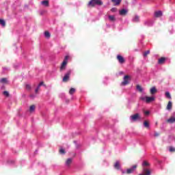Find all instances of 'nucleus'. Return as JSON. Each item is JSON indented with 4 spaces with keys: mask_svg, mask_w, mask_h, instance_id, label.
<instances>
[{
    "mask_svg": "<svg viewBox=\"0 0 175 175\" xmlns=\"http://www.w3.org/2000/svg\"><path fill=\"white\" fill-rule=\"evenodd\" d=\"M68 59H69V55L65 56L64 59L60 66V72H62L63 70H65V69H66V65H68Z\"/></svg>",
    "mask_w": 175,
    "mask_h": 175,
    "instance_id": "f257e3e1",
    "label": "nucleus"
},
{
    "mask_svg": "<svg viewBox=\"0 0 175 175\" xmlns=\"http://www.w3.org/2000/svg\"><path fill=\"white\" fill-rule=\"evenodd\" d=\"M130 120L132 122H136V121H139L142 120V117L140 116V113H137L130 116Z\"/></svg>",
    "mask_w": 175,
    "mask_h": 175,
    "instance_id": "f03ea898",
    "label": "nucleus"
},
{
    "mask_svg": "<svg viewBox=\"0 0 175 175\" xmlns=\"http://www.w3.org/2000/svg\"><path fill=\"white\" fill-rule=\"evenodd\" d=\"M96 5H98L100 6L103 5V2H102V1L100 0H91L88 3V6H91L92 8H94V6H95Z\"/></svg>",
    "mask_w": 175,
    "mask_h": 175,
    "instance_id": "7ed1b4c3",
    "label": "nucleus"
},
{
    "mask_svg": "<svg viewBox=\"0 0 175 175\" xmlns=\"http://www.w3.org/2000/svg\"><path fill=\"white\" fill-rule=\"evenodd\" d=\"M71 73L72 70H70L66 72V73L64 75V77H63V83H68V81H69Z\"/></svg>",
    "mask_w": 175,
    "mask_h": 175,
    "instance_id": "20e7f679",
    "label": "nucleus"
},
{
    "mask_svg": "<svg viewBox=\"0 0 175 175\" xmlns=\"http://www.w3.org/2000/svg\"><path fill=\"white\" fill-rule=\"evenodd\" d=\"M129 84V75H125L124 77V81L122 82V85H128Z\"/></svg>",
    "mask_w": 175,
    "mask_h": 175,
    "instance_id": "39448f33",
    "label": "nucleus"
},
{
    "mask_svg": "<svg viewBox=\"0 0 175 175\" xmlns=\"http://www.w3.org/2000/svg\"><path fill=\"white\" fill-rule=\"evenodd\" d=\"M137 167V165H134L131 168L127 169L126 174H131V173H133L135 170H136V168Z\"/></svg>",
    "mask_w": 175,
    "mask_h": 175,
    "instance_id": "423d86ee",
    "label": "nucleus"
},
{
    "mask_svg": "<svg viewBox=\"0 0 175 175\" xmlns=\"http://www.w3.org/2000/svg\"><path fill=\"white\" fill-rule=\"evenodd\" d=\"M116 59H118L119 64H125V58H124L122 55H118Z\"/></svg>",
    "mask_w": 175,
    "mask_h": 175,
    "instance_id": "0eeeda50",
    "label": "nucleus"
},
{
    "mask_svg": "<svg viewBox=\"0 0 175 175\" xmlns=\"http://www.w3.org/2000/svg\"><path fill=\"white\" fill-rule=\"evenodd\" d=\"M154 100H155V98H154L153 96H152V97L146 96V103H151V102H154Z\"/></svg>",
    "mask_w": 175,
    "mask_h": 175,
    "instance_id": "6e6552de",
    "label": "nucleus"
},
{
    "mask_svg": "<svg viewBox=\"0 0 175 175\" xmlns=\"http://www.w3.org/2000/svg\"><path fill=\"white\" fill-rule=\"evenodd\" d=\"M128 14V10L122 9L119 12L120 16H126Z\"/></svg>",
    "mask_w": 175,
    "mask_h": 175,
    "instance_id": "1a4fd4ad",
    "label": "nucleus"
},
{
    "mask_svg": "<svg viewBox=\"0 0 175 175\" xmlns=\"http://www.w3.org/2000/svg\"><path fill=\"white\" fill-rule=\"evenodd\" d=\"M165 62H166V57H161L160 59H159L158 64L159 65H163Z\"/></svg>",
    "mask_w": 175,
    "mask_h": 175,
    "instance_id": "9d476101",
    "label": "nucleus"
},
{
    "mask_svg": "<svg viewBox=\"0 0 175 175\" xmlns=\"http://www.w3.org/2000/svg\"><path fill=\"white\" fill-rule=\"evenodd\" d=\"M122 1V0H111V2L113 3L114 6H118Z\"/></svg>",
    "mask_w": 175,
    "mask_h": 175,
    "instance_id": "9b49d317",
    "label": "nucleus"
},
{
    "mask_svg": "<svg viewBox=\"0 0 175 175\" xmlns=\"http://www.w3.org/2000/svg\"><path fill=\"white\" fill-rule=\"evenodd\" d=\"M162 11H157L154 12V17L156 18H159V17H162Z\"/></svg>",
    "mask_w": 175,
    "mask_h": 175,
    "instance_id": "f8f14e48",
    "label": "nucleus"
},
{
    "mask_svg": "<svg viewBox=\"0 0 175 175\" xmlns=\"http://www.w3.org/2000/svg\"><path fill=\"white\" fill-rule=\"evenodd\" d=\"M167 122H168V124H174V122H175V117H174V116L170 117V118L167 120Z\"/></svg>",
    "mask_w": 175,
    "mask_h": 175,
    "instance_id": "ddd939ff",
    "label": "nucleus"
},
{
    "mask_svg": "<svg viewBox=\"0 0 175 175\" xmlns=\"http://www.w3.org/2000/svg\"><path fill=\"white\" fill-rule=\"evenodd\" d=\"M139 175H151V171L148 169L144 168V174H139Z\"/></svg>",
    "mask_w": 175,
    "mask_h": 175,
    "instance_id": "4468645a",
    "label": "nucleus"
},
{
    "mask_svg": "<svg viewBox=\"0 0 175 175\" xmlns=\"http://www.w3.org/2000/svg\"><path fill=\"white\" fill-rule=\"evenodd\" d=\"M72 162H73V159L69 158L66 161V165L67 166H70V163H72Z\"/></svg>",
    "mask_w": 175,
    "mask_h": 175,
    "instance_id": "2eb2a0df",
    "label": "nucleus"
},
{
    "mask_svg": "<svg viewBox=\"0 0 175 175\" xmlns=\"http://www.w3.org/2000/svg\"><path fill=\"white\" fill-rule=\"evenodd\" d=\"M113 167L116 169V170H120V161H116L113 165Z\"/></svg>",
    "mask_w": 175,
    "mask_h": 175,
    "instance_id": "dca6fc26",
    "label": "nucleus"
},
{
    "mask_svg": "<svg viewBox=\"0 0 175 175\" xmlns=\"http://www.w3.org/2000/svg\"><path fill=\"white\" fill-rule=\"evenodd\" d=\"M173 107V104L172 103V101H169L167 105L166 109L167 110H170Z\"/></svg>",
    "mask_w": 175,
    "mask_h": 175,
    "instance_id": "f3484780",
    "label": "nucleus"
},
{
    "mask_svg": "<svg viewBox=\"0 0 175 175\" xmlns=\"http://www.w3.org/2000/svg\"><path fill=\"white\" fill-rule=\"evenodd\" d=\"M42 5H43L44 6H46V8H49V1L46 0V1H42L41 2Z\"/></svg>",
    "mask_w": 175,
    "mask_h": 175,
    "instance_id": "a211bd4d",
    "label": "nucleus"
},
{
    "mask_svg": "<svg viewBox=\"0 0 175 175\" xmlns=\"http://www.w3.org/2000/svg\"><path fill=\"white\" fill-rule=\"evenodd\" d=\"M0 83L1 84H8V79L7 78H2L1 80H0Z\"/></svg>",
    "mask_w": 175,
    "mask_h": 175,
    "instance_id": "6ab92c4d",
    "label": "nucleus"
},
{
    "mask_svg": "<svg viewBox=\"0 0 175 175\" xmlns=\"http://www.w3.org/2000/svg\"><path fill=\"white\" fill-rule=\"evenodd\" d=\"M157 91V88H155V87H153L150 89V92L151 95H154V94H156Z\"/></svg>",
    "mask_w": 175,
    "mask_h": 175,
    "instance_id": "aec40b11",
    "label": "nucleus"
},
{
    "mask_svg": "<svg viewBox=\"0 0 175 175\" xmlns=\"http://www.w3.org/2000/svg\"><path fill=\"white\" fill-rule=\"evenodd\" d=\"M108 18L109 21H111L112 22L116 21V16H114L113 15H109Z\"/></svg>",
    "mask_w": 175,
    "mask_h": 175,
    "instance_id": "412c9836",
    "label": "nucleus"
},
{
    "mask_svg": "<svg viewBox=\"0 0 175 175\" xmlns=\"http://www.w3.org/2000/svg\"><path fill=\"white\" fill-rule=\"evenodd\" d=\"M133 21L134 23H139V21H140V19L139 18V16L136 15L134 18H133Z\"/></svg>",
    "mask_w": 175,
    "mask_h": 175,
    "instance_id": "4be33fe9",
    "label": "nucleus"
},
{
    "mask_svg": "<svg viewBox=\"0 0 175 175\" xmlns=\"http://www.w3.org/2000/svg\"><path fill=\"white\" fill-rule=\"evenodd\" d=\"M136 88L139 92H143V88L140 85H137Z\"/></svg>",
    "mask_w": 175,
    "mask_h": 175,
    "instance_id": "5701e85b",
    "label": "nucleus"
},
{
    "mask_svg": "<svg viewBox=\"0 0 175 175\" xmlns=\"http://www.w3.org/2000/svg\"><path fill=\"white\" fill-rule=\"evenodd\" d=\"M75 92H76V89L73 88H70L69 90L70 95H73V94H75Z\"/></svg>",
    "mask_w": 175,
    "mask_h": 175,
    "instance_id": "b1692460",
    "label": "nucleus"
},
{
    "mask_svg": "<svg viewBox=\"0 0 175 175\" xmlns=\"http://www.w3.org/2000/svg\"><path fill=\"white\" fill-rule=\"evenodd\" d=\"M36 108V107L34 105H31L30 107H29L30 113H32L33 111H35Z\"/></svg>",
    "mask_w": 175,
    "mask_h": 175,
    "instance_id": "393cba45",
    "label": "nucleus"
},
{
    "mask_svg": "<svg viewBox=\"0 0 175 175\" xmlns=\"http://www.w3.org/2000/svg\"><path fill=\"white\" fill-rule=\"evenodd\" d=\"M165 97L167 98V99H172V96L170 95V92H165Z\"/></svg>",
    "mask_w": 175,
    "mask_h": 175,
    "instance_id": "a878e982",
    "label": "nucleus"
},
{
    "mask_svg": "<svg viewBox=\"0 0 175 175\" xmlns=\"http://www.w3.org/2000/svg\"><path fill=\"white\" fill-rule=\"evenodd\" d=\"M144 125L145 128H150V123L147 120L144 122Z\"/></svg>",
    "mask_w": 175,
    "mask_h": 175,
    "instance_id": "bb28decb",
    "label": "nucleus"
},
{
    "mask_svg": "<svg viewBox=\"0 0 175 175\" xmlns=\"http://www.w3.org/2000/svg\"><path fill=\"white\" fill-rule=\"evenodd\" d=\"M142 166H150V163L148 162L147 161H144Z\"/></svg>",
    "mask_w": 175,
    "mask_h": 175,
    "instance_id": "cd10ccee",
    "label": "nucleus"
},
{
    "mask_svg": "<svg viewBox=\"0 0 175 175\" xmlns=\"http://www.w3.org/2000/svg\"><path fill=\"white\" fill-rule=\"evenodd\" d=\"M0 24L1 25H2L3 27H5L6 25V23L5 22V21H3V19H0Z\"/></svg>",
    "mask_w": 175,
    "mask_h": 175,
    "instance_id": "c85d7f7f",
    "label": "nucleus"
},
{
    "mask_svg": "<svg viewBox=\"0 0 175 175\" xmlns=\"http://www.w3.org/2000/svg\"><path fill=\"white\" fill-rule=\"evenodd\" d=\"M3 94L5 96H6L7 98H9V96H10V94H9V92H8V91H4L3 92Z\"/></svg>",
    "mask_w": 175,
    "mask_h": 175,
    "instance_id": "c756f323",
    "label": "nucleus"
},
{
    "mask_svg": "<svg viewBox=\"0 0 175 175\" xmlns=\"http://www.w3.org/2000/svg\"><path fill=\"white\" fill-rule=\"evenodd\" d=\"M169 150H170V152H175V148L174 147L170 146Z\"/></svg>",
    "mask_w": 175,
    "mask_h": 175,
    "instance_id": "7c9ffc66",
    "label": "nucleus"
},
{
    "mask_svg": "<svg viewBox=\"0 0 175 175\" xmlns=\"http://www.w3.org/2000/svg\"><path fill=\"white\" fill-rule=\"evenodd\" d=\"M44 36H45V37L46 38H50V32H49V31H45L44 32Z\"/></svg>",
    "mask_w": 175,
    "mask_h": 175,
    "instance_id": "2f4dec72",
    "label": "nucleus"
},
{
    "mask_svg": "<svg viewBox=\"0 0 175 175\" xmlns=\"http://www.w3.org/2000/svg\"><path fill=\"white\" fill-rule=\"evenodd\" d=\"M150 54V50H148L144 53V57H147Z\"/></svg>",
    "mask_w": 175,
    "mask_h": 175,
    "instance_id": "473e14b6",
    "label": "nucleus"
},
{
    "mask_svg": "<svg viewBox=\"0 0 175 175\" xmlns=\"http://www.w3.org/2000/svg\"><path fill=\"white\" fill-rule=\"evenodd\" d=\"M59 152H60V154H65V149L61 148L59 150Z\"/></svg>",
    "mask_w": 175,
    "mask_h": 175,
    "instance_id": "72a5a7b5",
    "label": "nucleus"
},
{
    "mask_svg": "<svg viewBox=\"0 0 175 175\" xmlns=\"http://www.w3.org/2000/svg\"><path fill=\"white\" fill-rule=\"evenodd\" d=\"M40 90V86L38 85L35 90L36 94H38V92H39Z\"/></svg>",
    "mask_w": 175,
    "mask_h": 175,
    "instance_id": "f704fd0d",
    "label": "nucleus"
},
{
    "mask_svg": "<svg viewBox=\"0 0 175 175\" xmlns=\"http://www.w3.org/2000/svg\"><path fill=\"white\" fill-rule=\"evenodd\" d=\"M26 88H27V90H31V85L27 84L26 85Z\"/></svg>",
    "mask_w": 175,
    "mask_h": 175,
    "instance_id": "c9c22d12",
    "label": "nucleus"
},
{
    "mask_svg": "<svg viewBox=\"0 0 175 175\" xmlns=\"http://www.w3.org/2000/svg\"><path fill=\"white\" fill-rule=\"evenodd\" d=\"M44 84V82L43 81H41L39 85H38V87H42V85H43Z\"/></svg>",
    "mask_w": 175,
    "mask_h": 175,
    "instance_id": "e433bc0d",
    "label": "nucleus"
},
{
    "mask_svg": "<svg viewBox=\"0 0 175 175\" xmlns=\"http://www.w3.org/2000/svg\"><path fill=\"white\" fill-rule=\"evenodd\" d=\"M111 12H117V8H112V9L111 10Z\"/></svg>",
    "mask_w": 175,
    "mask_h": 175,
    "instance_id": "4c0bfd02",
    "label": "nucleus"
},
{
    "mask_svg": "<svg viewBox=\"0 0 175 175\" xmlns=\"http://www.w3.org/2000/svg\"><path fill=\"white\" fill-rule=\"evenodd\" d=\"M144 114H145V116H148V114H150V111H146L144 112Z\"/></svg>",
    "mask_w": 175,
    "mask_h": 175,
    "instance_id": "58836bf2",
    "label": "nucleus"
},
{
    "mask_svg": "<svg viewBox=\"0 0 175 175\" xmlns=\"http://www.w3.org/2000/svg\"><path fill=\"white\" fill-rule=\"evenodd\" d=\"M159 136V133H154V137H158Z\"/></svg>",
    "mask_w": 175,
    "mask_h": 175,
    "instance_id": "ea45409f",
    "label": "nucleus"
},
{
    "mask_svg": "<svg viewBox=\"0 0 175 175\" xmlns=\"http://www.w3.org/2000/svg\"><path fill=\"white\" fill-rule=\"evenodd\" d=\"M140 99L141 100H146V97H141Z\"/></svg>",
    "mask_w": 175,
    "mask_h": 175,
    "instance_id": "a19ab883",
    "label": "nucleus"
},
{
    "mask_svg": "<svg viewBox=\"0 0 175 175\" xmlns=\"http://www.w3.org/2000/svg\"><path fill=\"white\" fill-rule=\"evenodd\" d=\"M30 98H35V96H33V94H31Z\"/></svg>",
    "mask_w": 175,
    "mask_h": 175,
    "instance_id": "79ce46f5",
    "label": "nucleus"
}]
</instances>
